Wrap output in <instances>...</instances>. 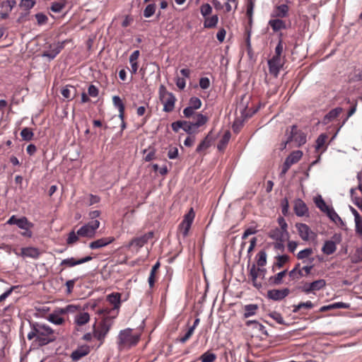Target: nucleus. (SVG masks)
I'll use <instances>...</instances> for the list:
<instances>
[{
  "mask_svg": "<svg viewBox=\"0 0 362 362\" xmlns=\"http://www.w3.org/2000/svg\"><path fill=\"white\" fill-rule=\"evenodd\" d=\"M30 327L28 339H35V342L39 346H45L57 339V333L49 325L30 322Z\"/></svg>",
  "mask_w": 362,
  "mask_h": 362,
  "instance_id": "obj_1",
  "label": "nucleus"
},
{
  "mask_svg": "<svg viewBox=\"0 0 362 362\" xmlns=\"http://www.w3.org/2000/svg\"><path fill=\"white\" fill-rule=\"evenodd\" d=\"M106 314L107 315H104L103 319L98 325H93V337L100 341L99 346L104 343L115 318V316L108 315V313Z\"/></svg>",
  "mask_w": 362,
  "mask_h": 362,
  "instance_id": "obj_2",
  "label": "nucleus"
},
{
  "mask_svg": "<svg viewBox=\"0 0 362 362\" xmlns=\"http://www.w3.org/2000/svg\"><path fill=\"white\" fill-rule=\"evenodd\" d=\"M139 340V336L134 334L132 329L127 328L119 332L117 337V344L120 349H123L135 346Z\"/></svg>",
  "mask_w": 362,
  "mask_h": 362,
  "instance_id": "obj_3",
  "label": "nucleus"
},
{
  "mask_svg": "<svg viewBox=\"0 0 362 362\" xmlns=\"http://www.w3.org/2000/svg\"><path fill=\"white\" fill-rule=\"evenodd\" d=\"M160 100L163 105V111L170 112L173 110L176 98L172 93L167 91L163 86L160 87Z\"/></svg>",
  "mask_w": 362,
  "mask_h": 362,
  "instance_id": "obj_4",
  "label": "nucleus"
},
{
  "mask_svg": "<svg viewBox=\"0 0 362 362\" xmlns=\"http://www.w3.org/2000/svg\"><path fill=\"white\" fill-rule=\"evenodd\" d=\"M107 300L113 305V308L112 310L103 309L100 311V313L107 315L106 313H108V315L116 317L121 305V294L119 293H112L107 296Z\"/></svg>",
  "mask_w": 362,
  "mask_h": 362,
  "instance_id": "obj_5",
  "label": "nucleus"
},
{
  "mask_svg": "<svg viewBox=\"0 0 362 362\" xmlns=\"http://www.w3.org/2000/svg\"><path fill=\"white\" fill-rule=\"evenodd\" d=\"M100 226V221L98 220H94L88 223L81 226L78 230V235H79L81 237H86V238H93L95 235L96 230Z\"/></svg>",
  "mask_w": 362,
  "mask_h": 362,
  "instance_id": "obj_6",
  "label": "nucleus"
},
{
  "mask_svg": "<svg viewBox=\"0 0 362 362\" xmlns=\"http://www.w3.org/2000/svg\"><path fill=\"white\" fill-rule=\"evenodd\" d=\"M194 216L195 214L192 208L184 216V218L179 226L180 233L182 234L183 237H186L188 235Z\"/></svg>",
  "mask_w": 362,
  "mask_h": 362,
  "instance_id": "obj_7",
  "label": "nucleus"
},
{
  "mask_svg": "<svg viewBox=\"0 0 362 362\" xmlns=\"http://www.w3.org/2000/svg\"><path fill=\"white\" fill-rule=\"evenodd\" d=\"M292 141H294L298 146H300L306 142V134L302 131L298 130L296 125L291 127V131L286 141V144Z\"/></svg>",
  "mask_w": 362,
  "mask_h": 362,
  "instance_id": "obj_8",
  "label": "nucleus"
},
{
  "mask_svg": "<svg viewBox=\"0 0 362 362\" xmlns=\"http://www.w3.org/2000/svg\"><path fill=\"white\" fill-rule=\"evenodd\" d=\"M153 237V233L152 231L148 232L139 237L133 238L129 243V247L135 248L138 250L142 247L148 241Z\"/></svg>",
  "mask_w": 362,
  "mask_h": 362,
  "instance_id": "obj_9",
  "label": "nucleus"
},
{
  "mask_svg": "<svg viewBox=\"0 0 362 362\" xmlns=\"http://www.w3.org/2000/svg\"><path fill=\"white\" fill-rule=\"evenodd\" d=\"M296 228L298 230L299 236L305 241L314 239L316 237L315 233L312 231L310 227L305 223H296Z\"/></svg>",
  "mask_w": 362,
  "mask_h": 362,
  "instance_id": "obj_10",
  "label": "nucleus"
},
{
  "mask_svg": "<svg viewBox=\"0 0 362 362\" xmlns=\"http://www.w3.org/2000/svg\"><path fill=\"white\" fill-rule=\"evenodd\" d=\"M65 41L58 42L49 45V50L45 51L42 54V57H47L49 60L54 59L57 55L64 49Z\"/></svg>",
  "mask_w": 362,
  "mask_h": 362,
  "instance_id": "obj_11",
  "label": "nucleus"
},
{
  "mask_svg": "<svg viewBox=\"0 0 362 362\" xmlns=\"http://www.w3.org/2000/svg\"><path fill=\"white\" fill-rule=\"evenodd\" d=\"M290 293V290L288 288L283 289H272L267 291V296L269 299L274 301H280L285 298Z\"/></svg>",
  "mask_w": 362,
  "mask_h": 362,
  "instance_id": "obj_12",
  "label": "nucleus"
},
{
  "mask_svg": "<svg viewBox=\"0 0 362 362\" xmlns=\"http://www.w3.org/2000/svg\"><path fill=\"white\" fill-rule=\"evenodd\" d=\"M282 65L281 57L274 55L272 59L268 60L269 73L275 77L278 76Z\"/></svg>",
  "mask_w": 362,
  "mask_h": 362,
  "instance_id": "obj_13",
  "label": "nucleus"
},
{
  "mask_svg": "<svg viewBox=\"0 0 362 362\" xmlns=\"http://www.w3.org/2000/svg\"><path fill=\"white\" fill-rule=\"evenodd\" d=\"M92 259L93 257L91 256H86L78 259H76L74 257H69L63 259L60 263V266H64L65 267H72L81 264L88 262Z\"/></svg>",
  "mask_w": 362,
  "mask_h": 362,
  "instance_id": "obj_14",
  "label": "nucleus"
},
{
  "mask_svg": "<svg viewBox=\"0 0 362 362\" xmlns=\"http://www.w3.org/2000/svg\"><path fill=\"white\" fill-rule=\"evenodd\" d=\"M259 272H266L267 270H266V269L257 268L256 265L255 264H253L252 265V267H250V271H249V276L251 279L252 285L256 288H258V289L261 288L262 286V283L257 281V277L259 276Z\"/></svg>",
  "mask_w": 362,
  "mask_h": 362,
  "instance_id": "obj_15",
  "label": "nucleus"
},
{
  "mask_svg": "<svg viewBox=\"0 0 362 362\" xmlns=\"http://www.w3.org/2000/svg\"><path fill=\"white\" fill-rule=\"evenodd\" d=\"M268 235L270 238L276 241H285V240L288 238V232L284 231L279 228H275L269 232Z\"/></svg>",
  "mask_w": 362,
  "mask_h": 362,
  "instance_id": "obj_16",
  "label": "nucleus"
},
{
  "mask_svg": "<svg viewBox=\"0 0 362 362\" xmlns=\"http://www.w3.org/2000/svg\"><path fill=\"white\" fill-rule=\"evenodd\" d=\"M289 8L286 4H281L274 7L271 14L272 17L282 18H286L288 15Z\"/></svg>",
  "mask_w": 362,
  "mask_h": 362,
  "instance_id": "obj_17",
  "label": "nucleus"
},
{
  "mask_svg": "<svg viewBox=\"0 0 362 362\" xmlns=\"http://www.w3.org/2000/svg\"><path fill=\"white\" fill-rule=\"evenodd\" d=\"M293 209L298 216H303L308 214V209L305 203L300 199L295 200Z\"/></svg>",
  "mask_w": 362,
  "mask_h": 362,
  "instance_id": "obj_18",
  "label": "nucleus"
},
{
  "mask_svg": "<svg viewBox=\"0 0 362 362\" xmlns=\"http://www.w3.org/2000/svg\"><path fill=\"white\" fill-rule=\"evenodd\" d=\"M114 240L112 237L102 238L91 242L89 244V247L92 250L99 249L110 244Z\"/></svg>",
  "mask_w": 362,
  "mask_h": 362,
  "instance_id": "obj_19",
  "label": "nucleus"
},
{
  "mask_svg": "<svg viewBox=\"0 0 362 362\" xmlns=\"http://www.w3.org/2000/svg\"><path fill=\"white\" fill-rule=\"evenodd\" d=\"M21 253L23 257H30L35 259H38L41 255L39 249L34 247H23L21 248Z\"/></svg>",
  "mask_w": 362,
  "mask_h": 362,
  "instance_id": "obj_20",
  "label": "nucleus"
},
{
  "mask_svg": "<svg viewBox=\"0 0 362 362\" xmlns=\"http://www.w3.org/2000/svg\"><path fill=\"white\" fill-rule=\"evenodd\" d=\"M343 111L342 107H337L331 110L327 114L325 115L322 119V124H327L331 121L336 119Z\"/></svg>",
  "mask_w": 362,
  "mask_h": 362,
  "instance_id": "obj_21",
  "label": "nucleus"
},
{
  "mask_svg": "<svg viewBox=\"0 0 362 362\" xmlns=\"http://www.w3.org/2000/svg\"><path fill=\"white\" fill-rule=\"evenodd\" d=\"M245 325L247 327H251L253 330L259 332L265 336L269 335L265 327L256 320H247Z\"/></svg>",
  "mask_w": 362,
  "mask_h": 362,
  "instance_id": "obj_22",
  "label": "nucleus"
},
{
  "mask_svg": "<svg viewBox=\"0 0 362 362\" xmlns=\"http://www.w3.org/2000/svg\"><path fill=\"white\" fill-rule=\"evenodd\" d=\"M350 305L349 303H343V302H337L327 305L322 306L320 308V312H325L329 310L334 309H347L349 308Z\"/></svg>",
  "mask_w": 362,
  "mask_h": 362,
  "instance_id": "obj_23",
  "label": "nucleus"
},
{
  "mask_svg": "<svg viewBox=\"0 0 362 362\" xmlns=\"http://www.w3.org/2000/svg\"><path fill=\"white\" fill-rule=\"evenodd\" d=\"M303 156V152L301 151H295L290 153L286 158L285 162L290 166L298 163Z\"/></svg>",
  "mask_w": 362,
  "mask_h": 362,
  "instance_id": "obj_24",
  "label": "nucleus"
},
{
  "mask_svg": "<svg viewBox=\"0 0 362 362\" xmlns=\"http://www.w3.org/2000/svg\"><path fill=\"white\" fill-rule=\"evenodd\" d=\"M112 102L114 105L118 109L119 117L121 120H123V118L124 117L125 107L122 100L118 95H115L112 97Z\"/></svg>",
  "mask_w": 362,
  "mask_h": 362,
  "instance_id": "obj_25",
  "label": "nucleus"
},
{
  "mask_svg": "<svg viewBox=\"0 0 362 362\" xmlns=\"http://www.w3.org/2000/svg\"><path fill=\"white\" fill-rule=\"evenodd\" d=\"M287 274V270H283L279 273H277L274 276H272L269 278V283L270 285L273 286H277L280 285L283 282V278L286 276Z\"/></svg>",
  "mask_w": 362,
  "mask_h": 362,
  "instance_id": "obj_26",
  "label": "nucleus"
},
{
  "mask_svg": "<svg viewBox=\"0 0 362 362\" xmlns=\"http://www.w3.org/2000/svg\"><path fill=\"white\" fill-rule=\"evenodd\" d=\"M313 253V250L310 247L305 248L298 252L296 257L298 259L303 261V263L309 262V259L312 258L311 255Z\"/></svg>",
  "mask_w": 362,
  "mask_h": 362,
  "instance_id": "obj_27",
  "label": "nucleus"
},
{
  "mask_svg": "<svg viewBox=\"0 0 362 362\" xmlns=\"http://www.w3.org/2000/svg\"><path fill=\"white\" fill-rule=\"evenodd\" d=\"M268 24L272 28L274 32L285 29L286 27V23L279 18L269 20Z\"/></svg>",
  "mask_w": 362,
  "mask_h": 362,
  "instance_id": "obj_28",
  "label": "nucleus"
},
{
  "mask_svg": "<svg viewBox=\"0 0 362 362\" xmlns=\"http://www.w3.org/2000/svg\"><path fill=\"white\" fill-rule=\"evenodd\" d=\"M90 320V315L86 312L79 313L75 315L74 322L76 325L82 326Z\"/></svg>",
  "mask_w": 362,
  "mask_h": 362,
  "instance_id": "obj_29",
  "label": "nucleus"
},
{
  "mask_svg": "<svg viewBox=\"0 0 362 362\" xmlns=\"http://www.w3.org/2000/svg\"><path fill=\"white\" fill-rule=\"evenodd\" d=\"M337 250L336 244L332 240H327L325 242L322 251L324 254L330 255L333 254Z\"/></svg>",
  "mask_w": 362,
  "mask_h": 362,
  "instance_id": "obj_30",
  "label": "nucleus"
},
{
  "mask_svg": "<svg viewBox=\"0 0 362 362\" xmlns=\"http://www.w3.org/2000/svg\"><path fill=\"white\" fill-rule=\"evenodd\" d=\"M89 353L88 347H81L74 351L71 354V358L74 361H78Z\"/></svg>",
  "mask_w": 362,
  "mask_h": 362,
  "instance_id": "obj_31",
  "label": "nucleus"
},
{
  "mask_svg": "<svg viewBox=\"0 0 362 362\" xmlns=\"http://www.w3.org/2000/svg\"><path fill=\"white\" fill-rule=\"evenodd\" d=\"M218 22V17L217 15H214L211 17L206 18L204 22V27L205 28H214L216 27Z\"/></svg>",
  "mask_w": 362,
  "mask_h": 362,
  "instance_id": "obj_32",
  "label": "nucleus"
},
{
  "mask_svg": "<svg viewBox=\"0 0 362 362\" xmlns=\"http://www.w3.org/2000/svg\"><path fill=\"white\" fill-rule=\"evenodd\" d=\"M160 267V262H157L151 268L150 275L148 279V282L150 288L153 287L155 284L156 273Z\"/></svg>",
  "mask_w": 362,
  "mask_h": 362,
  "instance_id": "obj_33",
  "label": "nucleus"
},
{
  "mask_svg": "<svg viewBox=\"0 0 362 362\" xmlns=\"http://www.w3.org/2000/svg\"><path fill=\"white\" fill-rule=\"evenodd\" d=\"M16 226L21 229L28 230V229L33 227V225L28 221L26 217L23 216L18 219Z\"/></svg>",
  "mask_w": 362,
  "mask_h": 362,
  "instance_id": "obj_34",
  "label": "nucleus"
},
{
  "mask_svg": "<svg viewBox=\"0 0 362 362\" xmlns=\"http://www.w3.org/2000/svg\"><path fill=\"white\" fill-rule=\"evenodd\" d=\"M311 292L314 293L315 291H320L323 288L326 286V281L324 279H318L310 283Z\"/></svg>",
  "mask_w": 362,
  "mask_h": 362,
  "instance_id": "obj_35",
  "label": "nucleus"
},
{
  "mask_svg": "<svg viewBox=\"0 0 362 362\" xmlns=\"http://www.w3.org/2000/svg\"><path fill=\"white\" fill-rule=\"evenodd\" d=\"M276 262L273 266V269L274 267L280 269L284 267V265L289 260V257L286 255H278L276 257Z\"/></svg>",
  "mask_w": 362,
  "mask_h": 362,
  "instance_id": "obj_36",
  "label": "nucleus"
},
{
  "mask_svg": "<svg viewBox=\"0 0 362 362\" xmlns=\"http://www.w3.org/2000/svg\"><path fill=\"white\" fill-rule=\"evenodd\" d=\"M21 136L23 141H30L33 139L34 133L31 129L25 127L21 132Z\"/></svg>",
  "mask_w": 362,
  "mask_h": 362,
  "instance_id": "obj_37",
  "label": "nucleus"
},
{
  "mask_svg": "<svg viewBox=\"0 0 362 362\" xmlns=\"http://www.w3.org/2000/svg\"><path fill=\"white\" fill-rule=\"evenodd\" d=\"M258 306L256 304H249L245 306L244 317L247 318L255 315Z\"/></svg>",
  "mask_w": 362,
  "mask_h": 362,
  "instance_id": "obj_38",
  "label": "nucleus"
},
{
  "mask_svg": "<svg viewBox=\"0 0 362 362\" xmlns=\"http://www.w3.org/2000/svg\"><path fill=\"white\" fill-rule=\"evenodd\" d=\"M66 0H59L52 4L51 10L54 13H59L65 7Z\"/></svg>",
  "mask_w": 362,
  "mask_h": 362,
  "instance_id": "obj_39",
  "label": "nucleus"
},
{
  "mask_svg": "<svg viewBox=\"0 0 362 362\" xmlns=\"http://www.w3.org/2000/svg\"><path fill=\"white\" fill-rule=\"evenodd\" d=\"M230 133L229 132H226L223 137L221 138V139L220 140V141L218 142V145H217V148L219 151H222L223 150L226 145L228 144L229 140H230Z\"/></svg>",
  "mask_w": 362,
  "mask_h": 362,
  "instance_id": "obj_40",
  "label": "nucleus"
},
{
  "mask_svg": "<svg viewBox=\"0 0 362 362\" xmlns=\"http://www.w3.org/2000/svg\"><path fill=\"white\" fill-rule=\"evenodd\" d=\"M216 358V355L210 351H206L199 357L202 362H214Z\"/></svg>",
  "mask_w": 362,
  "mask_h": 362,
  "instance_id": "obj_41",
  "label": "nucleus"
},
{
  "mask_svg": "<svg viewBox=\"0 0 362 362\" xmlns=\"http://www.w3.org/2000/svg\"><path fill=\"white\" fill-rule=\"evenodd\" d=\"M315 203L317 207L325 213L330 208L326 204L325 202L320 195L315 198Z\"/></svg>",
  "mask_w": 362,
  "mask_h": 362,
  "instance_id": "obj_42",
  "label": "nucleus"
},
{
  "mask_svg": "<svg viewBox=\"0 0 362 362\" xmlns=\"http://www.w3.org/2000/svg\"><path fill=\"white\" fill-rule=\"evenodd\" d=\"M325 213L327 216L334 223H343L341 218L339 216V215L336 213L332 207H330Z\"/></svg>",
  "mask_w": 362,
  "mask_h": 362,
  "instance_id": "obj_43",
  "label": "nucleus"
},
{
  "mask_svg": "<svg viewBox=\"0 0 362 362\" xmlns=\"http://www.w3.org/2000/svg\"><path fill=\"white\" fill-rule=\"evenodd\" d=\"M257 263L259 267H264L267 264V252L264 250L259 251L257 255Z\"/></svg>",
  "mask_w": 362,
  "mask_h": 362,
  "instance_id": "obj_44",
  "label": "nucleus"
},
{
  "mask_svg": "<svg viewBox=\"0 0 362 362\" xmlns=\"http://www.w3.org/2000/svg\"><path fill=\"white\" fill-rule=\"evenodd\" d=\"M211 145V141L209 139V136H206L204 140H202L200 144L197 146L196 151L199 153L204 150L208 148Z\"/></svg>",
  "mask_w": 362,
  "mask_h": 362,
  "instance_id": "obj_45",
  "label": "nucleus"
},
{
  "mask_svg": "<svg viewBox=\"0 0 362 362\" xmlns=\"http://www.w3.org/2000/svg\"><path fill=\"white\" fill-rule=\"evenodd\" d=\"M356 108H357V102H355L354 104H353V106L350 108V110H349L348 113H347V116L342 121L341 124H340L339 127L338 128L337 131V133L339 132V131L340 130V129L345 124V123L346 122V121L348 120V119L351 117L356 111Z\"/></svg>",
  "mask_w": 362,
  "mask_h": 362,
  "instance_id": "obj_46",
  "label": "nucleus"
},
{
  "mask_svg": "<svg viewBox=\"0 0 362 362\" xmlns=\"http://www.w3.org/2000/svg\"><path fill=\"white\" fill-rule=\"evenodd\" d=\"M303 308H307V309L313 308V303L311 301H310V300H308V301H306L305 303H300L299 304L293 306V313H297V312H298Z\"/></svg>",
  "mask_w": 362,
  "mask_h": 362,
  "instance_id": "obj_47",
  "label": "nucleus"
},
{
  "mask_svg": "<svg viewBox=\"0 0 362 362\" xmlns=\"http://www.w3.org/2000/svg\"><path fill=\"white\" fill-rule=\"evenodd\" d=\"M79 236L80 235H78V231L76 233L74 230L71 231L68 234V238L66 239V244L69 245H71L76 243L78 241Z\"/></svg>",
  "mask_w": 362,
  "mask_h": 362,
  "instance_id": "obj_48",
  "label": "nucleus"
},
{
  "mask_svg": "<svg viewBox=\"0 0 362 362\" xmlns=\"http://www.w3.org/2000/svg\"><path fill=\"white\" fill-rule=\"evenodd\" d=\"M156 6L155 4H148L144 11V16L146 18H150L156 11Z\"/></svg>",
  "mask_w": 362,
  "mask_h": 362,
  "instance_id": "obj_49",
  "label": "nucleus"
},
{
  "mask_svg": "<svg viewBox=\"0 0 362 362\" xmlns=\"http://www.w3.org/2000/svg\"><path fill=\"white\" fill-rule=\"evenodd\" d=\"M327 139V135L325 134H321L316 139L315 148L317 151L320 150L325 144Z\"/></svg>",
  "mask_w": 362,
  "mask_h": 362,
  "instance_id": "obj_50",
  "label": "nucleus"
},
{
  "mask_svg": "<svg viewBox=\"0 0 362 362\" xmlns=\"http://www.w3.org/2000/svg\"><path fill=\"white\" fill-rule=\"evenodd\" d=\"M355 225L356 233L362 235V218L360 214H355Z\"/></svg>",
  "mask_w": 362,
  "mask_h": 362,
  "instance_id": "obj_51",
  "label": "nucleus"
},
{
  "mask_svg": "<svg viewBox=\"0 0 362 362\" xmlns=\"http://www.w3.org/2000/svg\"><path fill=\"white\" fill-rule=\"evenodd\" d=\"M208 121V118L202 115V114H197V121L194 123L195 127L197 129L199 127L204 125L206 122Z\"/></svg>",
  "mask_w": 362,
  "mask_h": 362,
  "instance_id": "obj_52",
  "label": "nucleus"
},
{
  "mask_svg": "<svg viewBox=\"0 0 362 362\" xmlns=\"http://www.w3.org/2000/svg\"><path fill=\"white\" fill-rule=\"evenodd\" d=\"M269 316L274 319L279 325H284L285 321L281 315L276 311L272 312L269 314Z\"/></svg>",
  "mask_w": 362,
  "mask_h": 362,
  "instance_id": "obj_53",
  "label": "nucleus"
},
{
  "mask_svg": "<svg viewBox=\"0 0 362 362\" xmlns=\"http://www.w3.org/2000/svg\"><path fill=\"white\" fill-rule=\"evenodd\" d=\"M49 321L54 325H62L64 322V320L58 315L51 314L49 315Z\"/></svg>",
  "mask_w": 362,
  "mask_h": 362,
  "instance_id": "obj_54",
  "label": "nucleus"
},
{
  "mask_svg": "<svg viewBox=\"0 0 362 362\" xmlns=\"http://www.w3.org/2000/svg\"><path fill=\"white\" fill-rule=\"evenodd\" d=\"M196 129L193 122L183 121L182 129L187 134H192Z\"/></svg>",
  "mask_w": 362,
  "mask_h": 362,
  "instance_id": "obj_55",
  "label": "nucleus"
},
{
  "mask_svg": "<svg viewBox=\"0 0 362 362\" xmlns=\"http://www.w3.org/2000/svg\"><path fill=\"white\" fill-rule=\"evenodd\" d=\"M189 106L192 108L197 110L199 109L202 106V101L199 98L192 97L189 99Z\"/></svg>",
  "mask_w": 362,
  "mask_h": 362,
  "instance_id": "obj_56",
  "label": "nucleus"
},
{
  "mask_svg": "<svg viewBox=\"0 0 362 362\" xmlns=\"http://www.w3.org/2000/svg\"><path fill=\"white\" fill-rule=\"evenodd\" d=\"M35 4V1L33 0H21L20 6L24 8L26 10H30Z\"/></svg>",
  "mask_w": 362,
  "mask_h": 362,
  "instance_id": "obj_57",
  "label": "nucleus"
},
{
  "mask_svg": "<svg viewBox=\"0 0 362 362\" xmlns=\"http://www.w3.org/2000/svg\"><path fill=\"white\" fill-rule=\"evenodd\" d=\"M314 260H315L314 257H312V258L309 259V262L305 263L306 265L304 266L302 268L303 270L305 271V276L310 274L311 271H312V269H313V267H314V264H313Z\"/></svg>",
  "mask_w": 362,
  "mask_h": 362,
  "instance_id": "obj_58",
  "label": "nucleus"
},
{
  "mask_svg": "<svg viewBox=\"0 0 362 362\" xmlns=\"http://www.w3.org/2000/svg\"><path fill=\"white\" fill-rule=\"evenodd\" d=\"M212 8L209 4H203L200 8V11L204 17L207 16L211 13Z\"/></svg>",
  "mask_w": 362,
  "mask_h": 362,
  "instance_id": "obj_59",
  "label": "nucleus"
},
{
  "mask_svg": "<svg viewBox=\"0 0 362 362\" xmlns=\"http://www.w3.org/2000/svg\"><path fill=\"white\" fill-rule=\"evenodd\" d=\"M38 25H42L47 23L48 18L46 15L42 13H38L35 15Z\"/></svg>",
  "mask_w": 362,
  "mask_h": 362,
  "instance_id": "obj_60",
  "label": "nucleus"
},
{
  "mask_svg": "<svg viewBox=\"0 0 362 362\" xmlns=\"http://www.w3.org/2000/svg\"><path fill=\"white\" fill-rule=\"evenodd\" d=\"M199 86L202 89H207L210 86V80L207 77H202L199 79Z\"/></svg>",
  "mask_w": 362,
  "mask_h": 362,
  "instance_id": "obj_61",
  "label": "nucleus"
},
{
  "mask_svg": "<svg viewBox=\"0 0 362 362\" xmlns=\"http://www.w3.org/2000/svg\"><path fill=\"white\" fill-rule=\"evenodd\" d=\"M88 95L91 97L95 98L98 95V88L94 85H90L88 88Z\"/></svg>",
  "mask_w": 362,
  "mask_h": 362,
  "instance_id": "obj_62",
  "label": "nucleus"
},
{
  "mask_svg": "<svg viewBox=\"0 0 362 362\" xmlns=\"http://www.w3.org/2000/svg\"><path fill=\"white\" fill-rule=\"evenodd\" d=\"M193 328H189L185 335L179 339V341L184 344L185 343L193 334Z\"/></svg>",
  "mask_w": 362,
  "mask_h": 362,
  "instance_id": "obj_63",
  "label": "nucleus"
},
{
  "mask_svg": "<svg viewBox=\"0 0 362 362\" xmlns=\"http://www.w3.org/2000/svg\"><path fill=\"white\" fill-rule=\"evenodd\" d=\"M178 156V149L176 147L170 148L168 152V157L170 159H175Z\"/></svg>",
  "mask_w": 362,
  "mask_h": 362,
  "instance_id": "obj_64",
  "label": "nucleus"
}]
</instances>
